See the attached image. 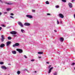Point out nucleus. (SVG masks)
<instances>
[{"label":"nucleus","instance_id":"de8ad7c7","mask_svg":"<svg viewBox=\"0 0 75 75\" xmlns=\"http://www.w3.org/2000/svg\"><path fill=\"white\" fill-rule=\"evenodd\" d=\"M35 73H37V71H35Z\"/></svg>","mask_w":75,"mask_h":75},{"label":"nucleus","instance_id":"cd10ccee","mask_svg":"<svg viewBox=\"0 0 75 75\" xmlns=\"http://www.w3.org/2000/svg\"><path fill=\"white\" fill-rule=\"evenodd\" d=\"M75 63H73L72 64H71V65H75Z\"/></svg>","mask_w":75,"mask_h":75},{"label":"nucleus","instance_id":"79ce46f5","mask_svg":"<svg viewBox=\"0 0 75 75\" xmlns=\"http://www.w3.org/2000/svg\"><path fill=\"white\" fill-rule=\"evenodd\" d=\"M8 65H11V64H8Z\"/></svg>","mask_w":75,"mask_h":75},{"label":"nucleus","instance_id":"a211bd4d","mask_svg":"<svg viewBox=\"0 0 75 75\" xmlns=\"http://www.w3.org/2000/svg\"><path fill=\"white\" fill-rule=\"evenodd\" d=\"M8 40H11V39H12V38L11 37H8Z\"/></svg>","mask_w":75,"mask_h":75},{"label":"nucleus","instance_id":"6e6552de","mask_svg":"<svg viewBox=\"0 0 75 75\" xmlns=\"http://www.w3.org/2000/svg\"><path fill=\"white\" fill-rule=\"evenodd\" d=\"M26 16L27 17H28V18H33V16H32L31 15H27Z\"/></svg>","mask_w":75,"mask_h":75},{"label":"nucleus","instance_id":"a18cd8bd","mask_svg":"<svg viewBox=\"0 0 75 75\" xmlns=\"http://www.w3.org/2000/svg\"><path fill=\"white\" fill-rule=\"evenodd\" d=\"M2 13H0V15H1V14H2Z\"/></svg>","mask_w":75,"mask_h":75},{"label":"nucleus","instance_id":"e433bc0d","mask_svg":"<svg viewBox=\"0 0 75 75\" xmlns=\"http://www.w3.org/2000/svg\"><path fill=\"white\" fill-rule=\"evenodd\" d=\"M32 12H35V10H32Z\"/></svg>","mask_w":75,"mask_h":75},{"label":"nucleus","instance_id":"bb28decb","mask_svg":"<svg viewBox=\"0 0 75 75\" xmlns=\"http://www.w3.org/2000/svg\"><path fill=\"white\" fill-rule=\"evenodd\" d=\"M24 57L25 58H27V56H26V55H24Z\"/></svg>","mask_w":75,"mask_h":75},{"label":"nucleus","instance_id":"72a5a7b5","mask_svg":"<svg viewBox=\"0 0 75 75\" xmlns=\"http://www.w3.org/2000/svg\"><path fill=\"white\" fill-rule=\"evenodd\" d=\"M47 16H50V15H51V14L50 13H47Z\"/></svg>","mask_w":75,"mask_h":75},{"label":"nucleus","instance_id":"393cba45","mask_svg":"<svg viewBox=\"0 0 75 75\" xmlns=\"http://www.w3.org/2000/svg\"><path fill=\"white\" fill-rule=\"evenodd\" d=\"M0 64H4V62H1L0 63Z\"/></svg>","mask_w":75,"mask_h":75},{"label":"nucleus","instance_id":"1a4fd4ad","mask_svg":"<svg viewBox=\"0 0 75 75\" xmlns=\"http://www.w3.org/2000/svg\"><path fill=\"white\" fill-rule=\"evenodd\" d=\"M18 24H19V25H20L21 26V27H23V24H22V23H21V22H19L18 23Z\"/></svg>","mask_w":75,"mask_h":75},{"label":"nucleus","instance_id":"2eb2a0df","mask_svg":"<svg viewBox=\"0 0 75 75\" xmlns=\"http://www.w3.org/2000/svg\"><path fill=\"white\" fill-rule=\"evenodd\" d=\"M1 68L2 69H7V67L4 66H2Z\"/></svg>","mask_w":75,"mask_h":75},{"label":"nucleus","instance_id":"dca6fc26","mask_svg":"<svg viewBox=\"0 0 75 75\" xmlns=\"http://www.w3.org/2000/svg\"><path fill=\"white\" fill-rule=\"evenodd\" d=\"M38 54H43V52H38Z\"/></svg>","mask_w":75,"mask_h":75},{"label":"nucleus","instance_id":"423d86ee","mask_svg":"<svg viewBox=\"0 0 75 75\" xmlns=\"http://www.w3.org/2000/svg\"><path fill=\"white\" fill-rule=\"evenodd\" d=\"M68 5L69 6L70 8H72V4L71 3H69L68 4Z\"/></svg>","mask_w":75,"mask_h":75},{"label":"nucleus","instance_id":"6ab92c4d","mask_svg":"<svg viewBox=\"0 0 75 75\" xmlns=\"http://www.w3.org/2000/svg\"><path fill=\"white\" fill-rule=\"evenodd\" d=\"M45 4H49V2H48V1H47L45 2Z\"/></svg>","mask_w":75,"mask_h":75},{"label":"nucleus","instance_id":"c85d7f7f","mask_svg":"<svg viewBox=\"0 0 75 75\" xmlns=\"http://www.w3.org/2000/svg\"><path fill=\"white\" fill-rule=\"evenodd\" d=\"M56 8H59V6L58 5L56 6Z\"/></svg>","mask_w":75,"mask_h":75},{"label":"nucleus","instance_id":"f704fd0d","mask_svg":"<svg viewBox=\"0 0 75 75\" xmlns=\"http://www.w3.org/2000/svg\"><path fill=\"white\" fill-rule=\"evenodd\" d=\"M57 24H59V21H58L57 20Z\"/></svg>","mask_w":75,"mask_h":75},{"label":"nucleus","instance_id":"c756f323","mask_svg":"<svg viewBox=\"0 0 75 75\" xmlns=\"http://www.w3.org/2000/svg\"><path fill=\"white\" fill-rule=\"evenodd\" d=\"M10 17L11 18H12L14 19V17H13L12 16H10Z\"/></svg>","mask_w":75,"mask_h":75},{"label":"nucleus","instance_id":"f8f14e48","mask_svg":"<svg viewBox=\"0 0 75 75\" xmlns=\"http://www.w3.org/2000/svg\"><path fill=\"white\" fill-rule=\"evenodd\" d=\"M60 41L61 42H63L64 41V38H60Z\"/></svg>","mask_w":75,"mask_h":75},{"label":"nucleus","instance_id":"4468645a","mask_svg":"<svg viewBox=\"0 0 75 75\" xmlns=\"http://www.w3.org/2000/svg\"><path fill=\"white\" fill-rule=\"evenodd\" d=\"M11 42H7L6 43V45L7 46H8L10 44H11Z\"/></svg>","mask_w":75,"mask_h":75},{"label":"nucleus","instance_id":"4c0bfd02","mask_svg":"<svg viewBox=\"0 0 75 75\" xmlns=\"http://www.w3.org/2000/svg\"><path fill=\"white\" fill-rule=\"evenodd\" d=\"M2 29V28L1 27H0V31Z\"/></svg>","mask_w":75,"mask_h":75},{"label":"nucleus","instance_id":"ddd939ff","mask_svg":"<svg viewBox=\"0 0 75 75\" xmlns=\"http://www.w3.org/2000/svg\"><path fill=\"white\" fill-rule=\"evenodd\" d=\"M5 4H8V5H11V4H12L11 3V2H9L8 3L5 2Z\"/></svg>","mask_w":75,"mask_h":75},{"label":"nucleus","instance_id":"f3484780","mask_svg":"<svg viewBox=\"0 0 75 75\" xmlns=\"http://www.w3.org/2000/svg\"><path fill=\"white\" fill-rule=\"evenodd\" d=\"M12 53L13 54H16V51H13L12 52Z\"/></svg>","mask_w":75,"mask_h":75},{"label":"nucleus","instance_id":"c9c22d12","mask_svg":"<svg viewBox=\"0 0 75 75\" xmlns=\"http://www.w3.org/2000/svg\"><path fill=\"white\" fill-rule=\"evenodd\" d=\"M31 61L33 62V61H34V59H33L31 60Z\"/></svg>","mask_w":75,"mask_h":75},{"label":"nucleus","instance_id":"a19ab883","mask_svg":"<svg viewBox=\"0 0 75 75\" xmlns=\"http://www.w3.org/2000/svg\"><path fill=\"white\" fill-rule=\"evenodd\" d=\"M74 18L75 19V14H74Z\"/></svg>","mask_w":75,"mask_h":75},{"label":"nucleus","instance_id":"ea45409f","mask_svg":"<svg viewBox=\"0 0 75 75\" xmlns=\"http://www.w3.org/2000/svg\"><path fill=\"white\" fill-rule=\"evenodd\" d=\"M7 12H4V14H7Z\"/></svg>","mask_w":75,"mask_h":75},{"label":"nucleus","instance_id":"f257e3e1","mask_svg":"<svg viewBox=\"0 0 75 75\" xmlns=\"http://www.w3.org/2000/svg\"><path fill=\"white\" fill-rule=\"evenodd\" d=\"M4 40H5V38L4 37V35H1V42H3Z\"/></svg>","mask_w":75,"mask_h":75},{"label":"nucleus","instance_id":"9d476101","mask_svg":"<svg viewBox=\"0 0 75 75\" xmlns=\"http://www.w3.org/2000/svg\"><path fill=\"white\" fill-rule=\"evenodd\" d=\"M25 25H26V26H29L30 25V24L28 23H25L24 24Z\"/></svg>","mask_w":75,"mask_h":75},{"label":"nucleus","instance_id":"8fccbe9b","mask_svg":"<svg viewBox=\"0 0 75 75\" xmlns=\"http://www.w3.org/2000/svg\"><path fill=\"white\" fill-rule=\"evenodd\" d=\"M39 58H41V57H39Z\"/></svg>","mask_w":75,"mask_h":75},{"label":"nucleus","instance_id":"5701e85b","mask_svg":"<svg viewBox=\"0 0 75 75\" xmlns=\"http://www.w3.org/2000/svg\"><path fill=\"white\" fill-rule=\"evenodd\" d=\"M54 75H57V72H55L54 73Z\"/></svg>","mask_w":75,"mask_h":75},{"label":"nucleus","instance_id":"f03ea898","mask_svg":"<svg viewBox=\"0 0 75 75\" xmlns=\"http://www.w3.org/2000/svg\"><path fill=\"white\" fill-rule=\"evenodd\" d=\"M20 45V44L18 43H16L15 44L13 45V47H18Z\"/></svg>","mask_w":75,"mask_h":75},{"label":"nucleus","instance_id":"aec40b11","mask_svg":"<svg viewBox=\"0 0 75 75\" xmlns=\"http://www.w3.org/2000/svg\"><path fill=\"white\" fill-rule=\"evenodd\" d=\"M21 72L20 71H18L17 72V74H18V75H19V74H20Z\"/></svg>","mask_w":75,"mask_h":75},{"label":"nucleus","instance_id":"09e8293b","mask_svg":"<svg viewBox=\"0 0 75 75\" xmlns=\"http://www.w3.org/2000/svg\"><path fill=\"white\" fill-rule=\"evenodd\" d=\"M54 31H55V32H57V31L56 30H54Z\"/></svg>","mask_w":75,"mask_h":75},{"label":"nucleus","instance_id":"7c9ffc66","mask_svg":"<svg viewBox=\"0 0 75 75\" xmlns=\"http://www.w3.org/2000/svg\"><path fill=\"white\" fill-rule=\"evenodd\" d=\"M11 16H14V14L13 13H11Z\"/></svg>","mask_w":75,"mask_h":75},{"label":"nucleus","instance_id":"39448f33","mask_svg":"<svg viewBox=\"0 0 75 75\" xmlns=\"http://www.w3.org/2000/svg\"><path fill=\"white\" fill-rule=\"evenodd\" d=\"M59 17H60V18H64V15H62V14L61 13H59Z\"/></svg>","mask_w":75,"mask_h":75},{"label":"nucleus","instance_id":"0eeeda50","mask_svg":"<svg viewBox=\"0 0 75 75\" xmlns=\"http://www.w3.org/2000/svg\"><path fill=\"white\" fill-rule=\"evenodd\" d=\"M4 46H5V44L2 43L0 45V47H1V48H3V47H4Z\"/></svg>","mask_w":75,"mask_h":75},{"label":"nucleus","instance_id":"37998d69","mask_svg":"<svg viewBox=\"0 0 75 75\" xmlns=\"http://www.w3.org/2000/svg\"><path fill=\"white\" fill-rule=\"evenodd\" d=\"M0 1L2 3H3V2H2V1H1V0H0Z\"/></svg>","mask_w":75,"mask_h":75},{"label":"nucleus","instance_id":"49530a36","mask_svg":"<svg viewBox=\"0 0 75 75\" xmlns=\"http://www.w3.org/2000/svg\"><path fill=\"white\" fill-rule=\"evenodd\" d=\"M60 23H61V24L62 23V21H60Z\"/></svg>","mask_w":75,"mask_h":75},{"label":"nucleus","instance_id":"473e14b6","mask_svg":"<svg viewBox=\"0 0 75 75\" xmlns=\"http://www.w3.org/2000/svg\"><path fill=\"white\" fill-rule=\"evenodd\" d=\"M2 26H3V27H6V25H2Z\"/></svg>","mask_w":75,"mask_h":75},{"label":"nucleus","instance_id":"412c9836","mask_svg":"<svg viewBox=\"0 0 75 75\" xmlns=\"http://www.w3.org/2000/svg\"><path fill=\"white\" fill-rule=\"evenodd\" d=\"M7 11H10V10H11V8H8L7 9Z\"/></svg>","mask_w":75,"mask_h":75},{"label":"nucleus","instance_id":"3c124183","mask_svg":"<svg viewBox=\"0 0 75 75\" xmlns=\"http://www.w3.org/2000/svg\"><path fill=\"white\" fill-rule=\"evenodd\" d=\"M74 69H75V68H74Z\"/></svg>","mask_w":75,"mask_h":75},{"label":"nucleus","instance_id":"a878e982","mask_svg":"<svg viewBox=\"0 0 75 75\" xmlns=\"http://www.w3.org/2000/svg\"><path fill=\"white\" fill-rule=\"evenodd\" d=\"M51 67V65H50L49 66V67H48V69H50V68Z\"/></svg>","mask_w":75,"mask_h":75},{"label":"nucleus","instance_id":"2f4dec72","mask_svg":"<svg viewBox=\"0 0 75 75\" xmlns=\"http://www.w3.org/2000/svg\"><path fill=\"white\" fill-rule=\"evenodd\" d=\"M27 71V69H25L23 70L24 71Z\"/></svg>","mask_w":75,"mask_h":75},{"label":"nucleus","instance_id":"c03bdc74","mask_svg":"<svg viewBox=\"0 0 75 75\" xmlns=\"http://www.w3.org/2000/svg\"><path fill=\"white\" fill-rule=\"evenodd\" d=\"M46 63L48 64H49V62H46Z\"/></svg>","mask_w":75,"mask_h":75},{"label":"nucleus","instance_id":"20e7f679","mask_svg":"<svg viewBox=\"0 0 75 75\" xmlns=\"http://www.w3.org/2000/svg\"><path fill=\"white\" fill-rule=\"evenodd\" d=\"M10 33L13 35H16V34H17V32L15 31H12Z\"/></svg>","mask_w":75,"mask_h":75},{"label":"nucleus","instance_id":"4be33fe9","mask_svg":"<svg viewBox=\"0 0 75 75\" xmlns=\"http://www.w3.org/2000/svg\"><path fill=\"white\" fill-rule=\"evenodd\" d=\"M21 31L22 33H24V31H25L23 29H21Z\"/></svg>","mask_w":75,"mask_h":75},{"label":"nucleus","instance_id":"b1692460","mask_svg":"<svg viewBox=\"0 0 75 75\" xmlns=\"http://www.w3.org/2000/svg\"><path fill=\"white\" fill-rule=\"evenodd\" d=\"M62 1H63V2H66V0H62Z\"/></svg>","mask_w":75,"mask_h":75},{"label":"nucleus","instance_id":"7ed1b4c3","mask_svg":"<svg viewBox=\"0 0 75 75\" xmlns=\"http://www.w3.org/2000/svg\"><path fill=\"white\" fill-rule=\"evenodd\" d=\"M16 51H18L19 53H22L23 52V50L19 49H17Z\"/></svg>","mask_w":75,"mask_h":75},{"label":"nucleus","instance_id":"9b49d317","mask_svg":"<svg viewBox=\"0 0 75 75\" xmlns=\"http://www.w3.org/2000/svg\"><path fill=\"white\" fill-rule=\"evenodd\" d=\"M53 67H52L50 68L49 71V72H48L49 74L50 73V72H51V70L53 69Z\"/></svg>","mask_w":75,"mask_h":75},{"label":"nucleus","instance_id":"58836bf2","mask_svg":"<svg viewBox=\"0 0 75 75\" xmlns=\"http://www.w3.org/2000/svg\"><path fill=\"white\" fill-rule=\"evenodd\" d=\"M75 0H71V2L72 3H73V2Z\"/></svg>","mask_w":75,"mask_h":75}]
</instances>
